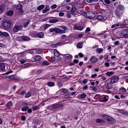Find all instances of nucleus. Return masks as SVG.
I'll return each mask as SVG.
<instances>
[{
    "label": "nucleus",
    "instance_id": "nucleus-1",
    "mask_svg": "<svg viewBox=\"0 0 128 128\" xmlns=\"http://www.w3.org/2000/svg\"><path fill=\"white\" fill-rule=\"evenodd\" d=\"M124 6L122 4L118 6L117 8L115 11V14L118 18H120L124 14Z\"/></svg>",
    "mask_w": 128,
    "mask_h": 128
},
{
    "label": "nucleus",
    "instance_id": "nucleus-2",
    "mask_svg": "<svg viewBox=\"0 0 128 128\" xmlns=\"http://www.w3.org/2000/svg\"><path fill=\"white\" fill-rule=\"evenodd\" d=\"M102 117L103 118H104V120H107L110 124H116V121L114 118L109 116L106 114H103L102 116Z\"/></svg>",
    "mask_w": 128,
    "mask_h": 128
},
{
    "label": "nucleus",
    "instance_id": "nucleus-3",
    "mask_svg": "<svg viewBox=\"0 0 128 128\" xmlns=\"http://www.w3.org/2000/svg\"><path fill=\"white\" fill-rule=\"evenodd\" d=\"M84 14H85V16H86V18H90V19L94 18L96 16V14H94V12L92 11L88 12H86Z\"/></svg>",
    "mask_w": 128,
    "mask_h": 128
},
{
    "label": "nucleus",
    "instance_id": "nucleus-4",
    "mask_svg": "<svg viewBox=\"0 0 128 128\" xmlns=\"http://www.w3.org/2000/svg\"><path fill=\"white\" fill-rule=\"evenodd\" d=\"M2 26H4V28H12V20H6L2 24Z\"/></svg>",
    "mask_w": 128,
    "mask_h": 128
},
{
    "label": "nucleus",
    "instance_id": "nucleus-5",
    "mask_svg": "<svg viewBox=\"0 0 128 128\" xmlns=\"http://www.w3.org/2000/svg\"><path fill=\"white\" fill-rule=\"evenodd\" d=\"M22 30V26L20 25H14L12 28V30L14 32H18L20 30Z\"/></svg>",
    "mask_w": 128,
    "mask_h": 128
},
{
    "label": "nucleus",
    "instance_id": "nucleus-6",
    "mask_svg": "<svg viewBox=\"0 0 128 128\" xmlns=\"http://www.w3.org/2000/svg\"><path fill=\"white\" fill-rule=\"evenodd\" d=\"M120 80V78L118 76H112L111 78L110 82L112 84H116V82H118V80Z\"/></svg>",
    "mask_w": 128,
    "mask_h": 128
},
{
    "label": "nucleus",
    "instance_id": "nucleus-7",
    "mask_svg": "<svg viewBox=\"0 0 128 128\" xmlns=\"http://www.w3.org/2000/svg\"><path fill=\"white\" fill-rule=\"evenodd\" d=\"M22 4H19L16 6V10H18L19 11V14H22L23 11H22Z\"/></svg>",
    "mask_w": 128,
    "mask_h": 128
},
{
    "label": "nucleus",
    "instance_id": "nucleus-8",
    "mask_svg": "<svg viewBox=\"0 0 128 128\" xmlns=\"http://www.w3.org/2000/svg\"><path fill=\"white\" fill-rule=\"evenodd\" d=\"M55 32L56 34H64V32L62 30L60 29V28H55Z\"/></svg>",
    "mask_w": 128,
    "mask_h": 128
},
{
    "label": "nucleus",
    "instance_id": "nucleus-9",
    "mask_svg": "<svg viewBox=\"0 0 128 128\" xmlns=\"http://www.w3.org/2000/svg\"><path fill=\"white\" fill-rule=\"evenodd\" d=\"M96 20H100V22H102L103 20H104V17L102 15H98L96 17Z\"/></svg>",
    "mask_w": 128,
    "mask_h": 128
},
{
    "label": "nucleus",
    "instance_id": "nucleus-10",
    "mask_svg": "<svg viewBox=\"0 0 128 128\" xmlns=\"http://www.w3.org/2000/svg\"><path fill=\"white\" fill-rule=\"evenodd\" d=\"M36 36L37 38H44V34L42 32L38 33Z\"/></svg>",
    "mask_w": 128,
    "mask_h": 128
},
{
    "label": "nucleus",
    "instance_id": "nucleus-11",
    "mask_svg": "<svg viewBox=\"0 0 128 128\" xmlns=\"http://www.w3.org/2000/svg\"><path fill=\"white\" fill-rule=\"evenodd\" d=\"M90 62H92L93 64H94L98 62V58L96 56H92L90 58Z\"/></svg>",
    "mask_w": 128,
    "mask_h": 128
},
{
    "label": "nucleus",
    "instance_id": "nucleus-12",
    "mask_svg": "<svg viewBox=\"0 0 128 128\" xmlns=\"http://www.w3.org/2000/svg\"><path fill=\"white\" fill-rule=\"evenodd\" d=\"M50 10V6L48 5H46L44 9L43 10L42 12V14H46V12H48V10Z\"/></svg>",
    "mask_w": 128,
    "mask_h": 128
},
{
    "label": "nucleus",
    "instance_id": "nucleus-13",
    "mask_svg": "<svg viewBox=\"0 0 128 128\" xmlns=\"http://www.w3.org/2000/svg\"><path fill=\"white\" fill-rule=\"evenodd\" d=\"M52 106L54 108H62L64 105L62 104H54Z\"/></svg>",
    "mask_w": 128,
    "mask_h": 128
},
{
    "label": "nucleus",
    "instance_id": "nucleus-14",
    "mask_svg": "<svg viewBox=\"0 0 128 128\" xmlns=\"http://www.w3.org/2000/svg\"><path fill=\"white\" fill-rule=\"evenodd\" d=\"M21 38L25 42H28V40H30V38L26 36H22Z\"/></svg>",
    "mask_w": 128,
    "mask_h": 128
},
{
    "label": "nucleus",
    "instance_id": "nucleus-15",
    "mask_svg": "<svg viewBox=\"0 0 128 128\" xmlns=\"http://www.w3.org/2000/svg\"><path fill=\"white\" fill-rule=\"evenodd\" d=\"M74 30H84V28L82 26H74Z\"/></svg>",
    "mask_w": 128,
    "mask_h": 128
},
{
    "label": "nucleus",
    "instance_id": "nucleus-16",
    "mask_svg": "<svg viewBox=\"0 0 128 128\" xmlns=\"http://www.w3.org/2000/svg\"><path fill=\"white\" fill-rule=\"evenodd\" d=\"M34 59L35 60H38V61H40V60H42V56H34Z\"/></svg>",
    "mask_w": 128,
    "mask_h": 128
},
{
    "label": "nucleus",
    "instance_id": "nucleus-17",
    "mask_svg": "<svg viewBox=\"0 0 128 128\" xmlns=\"http://www.w3.org/2000/svg\"><path fill=\"white\" fill-rule=\"evenodd\" d=\"M4 8H6V6H4V4L0 6V14H2V12L4 10Z\"/></svg>",
    "mask_w": 128,
    "mask_h": 128
},
{
    "label": "nucleus",
    "instance_id": "nucleus-18",
    "mask_svg": "<svg viewBox=\"0 0 128 128\" xmlns=\"http://www.w3.org/2000/svg\"><path fill=\"white\" fill-rule=\"evenodd\" d=\"M84 44V42H80L79 43H78L77 44H76V47L78 48H82V46Z\"/></svg>",
    "mask_w": 128,
    "mask_h": 128
},
{
    "label": "nucleus",
    "instance_id": "nucleus-19",
    "mask_svg": "<svg viewBox=\"0 0 128 128\" xmlns=\"http://www.w3.org/2000/svg\"><path fill=\"white\" fill-rule=\"evenodd\" d=\"M60 28H62V30H63L62 31L64 32V34H66V30H68V27L64 26H60Z\"/></svg>",
    "mask_w": 128,
    "mask_h": 128
},
{
    "label": "nucleus",
    "instance_id": "nucleus-20",
    "mask_svg": "<svg viewBox=\"0 0 128 128\" xmlns=\"http://www.w3.org/2000/svg\"><path fill=\"white\" fill-rule=\"evenodd\" d=\"M108 100V96H105L102 98V102H106Z\"/></svg>",
    "mask_w": 128,
    "mask_h": 128
},
{
    "label": "nucleus",
    "instance_id": "nucleus-21",
    "mask_svg": "<svg viewBox=\"0 0 128 128\" xmlns=\"http://www.w3.org/2000/svg\"><path fill=\"white\" fill-rule=\"evenodd\" d=\"M119 90L120 94H123V92H126V89L124 88H120Z\"/></svg>",
    "mask_w": 128,
    "mask_h": 128
},
{
    "label": "nucleus",
    "instance_id": "nucleus-22",
    "mask_svg": "<svg viewBox=\"0 0 128 128\" xmlns=\"http://www.w3.org/2000/svg\"><path fill=\"white\" fill-rule=\"evenodd\" d=\"M58 22V19H52L50 20L49 22L50 24H54Z\"/></svg>",
    "mask_w": 128,
    "mask_h": 128
},
{
    "label": "nucleus",
    "instance_id": "nucleus-23",
    "mask_svg": "<svg viewBox=\"0 0 128 128\" xmlns=\"http://www.w3.org/2000/svg\"><path fill=\"white\" fill-rule=\"evenodd\" d=\"M47 86L50 87L54 86V82H49L47 83Z\"/></svg>",
    "mask_w": 128,
    "mask_h": 128
},
{
    "label": "nucleus",
    "instance_id": "nucleus-24",
    "mask_svg": "<svg viewBox=\"0 0 128 128\" xmlns=\"http://www.w3.org/2000/svg\"><path fill=\"white\" fill-rule=\"evenodd\" d=\"M0 68H1V70L3 72H5L6 71V69L4 68V64L2 63H0Z\"/></svg>",
    "mask_w": 128,
    "mask_h": 128
},
{
    "label": "nucleus",
    "instance_id": "nucleus-25",
    "mask_svg": "<svg viewBox=\"0 0 128 128\" xmlns=\"http://www.w3.org/2000/svg\"><path fill=\"white\" fill-rule=\"evenodd\" d=\"M112 82L108 83L107 84L106 88L108 90H110V89L112 88Z\"/></svg>",
    "mask_w": 128,
    "mask_h": 128
},
{
    "label": "nucleus",
    "instance_id": "nucleus-26",
    "mask_svg": "<svg viewBox=\"0 0 128 128\" xmlns=\"http://www.w3.org/2000/svg\"><path fill=\"white\" fill-rule=\"evenodd\" d=\"M6 108H12V102H9L6 104Z\"/></svg>",
    "mask_w": 128,
    "mask_h": 128
},
{
    "label": "nucleus",
    "instance_id": "nucleus-27",
    "mask_svg": "<svg viewBox=\"0 0 128 128\" xmlns=\"http://www.w3.org/2000/svg\"><path fill=\"white\" fill-rule=\"evenodd\" d=\"M102 52H104V50L102 48H97L96 50V52H98V54H102Z\"/></svg>",
    "mask_w": 128,
    "mask_h": 128
},
{
    "label": "nucleus",
    "instance_id": "nucleus-28",
    "mask_svg": "<svg viewBox=\"0 0 128 128\" xmlns=\"http://www.w3.org/2000/svg\"><path fill=\"white\" fill-rule=\"evenodd\" d=\"M32 66V64L30 63H26L24 64V67L22 68H28L29 66Z\"/></svg>",
    "mask_w": 128,
    "mask_h": 128
},
{
    "label": "nucleus",
    "instance_id": "nucleus-29",
    "mask_svg": "<svg viewBox=\"0 0 128 128\" xmlns=\"http://www.w3.org/2000/svg\"><path fill=\"white\" fill-rule=\"evenodd\" d=\"M14 14V11L10 10L7 12V16H12Z\"/></svg>",
    "mask_w": 128,
    "mask_h": 128
},
{
    "label": "nucleus",
    "instance_id": "nucleus-30",
    "mask_svg": "<svg viewBox=\"0 0 128 128\" xmlns=\"http://www.w3.org/2000/svg\"><path fill=\"white\" fill-rule=\"evenodd\" d=\"M44 8V4L40 5L38 7L37 10H42V8Z\"/></svg>",
    "mask_w": 128,
    "mask_h": 128
},
{
    "label": "nucleus",
    "instance_id": "nucleus-31",
    "mask_svg": "<svg viewBox=\"0 0 128 128\" xmlns=\"http://www.w3.org/2000/svg\"><path fill=\"white\" fill-rule=\"evenodd\" d=\"M30 96H32L30 92H28L25 94L24 98H30Z\"/></svg>",
    "mask_w": 128,
    "mask_h": 128
},
{
    "label": "nucleus",
    "instance_id": "nucleus-32",
    "mask_svg": "<svg viewBox=\"0 0 128 128\" xmlns=\"http://www.w3.org/2000/svg\"><path fill=\"white\" fill-rule=\"evenodd\" d=\"M54 54L56 56H60V52H58L56 50L54 51Z\"/></svg>",
    "mask_w": 128,
    "mask_h": 128
},
{
    "label": "nucleus",
    "instance_id": "nucleus-33",
    "mask_svg": "<svg viewBox=\"0 0 128 128\" xmlns=\"http://www.w3.org/2000/svg\"><path fill=\"white\" fill-rule=\"evenodd\" d=\"M62 92L65 94H68V90L65 88H63L62 90Z\"/></svg>",
    "mask_w": 128,
    "mask_h": 128
},
{
    "label": "nucleus",
    "instance_id": "nucleus-34",
    "mask_svg": "<svg viewBox=\"0 0 128 128\" xmlns=\"http://www.w3.org/2000/svg\"><path fill=\"white\" fill-rule=\"evenodd\" d=\"M8 78H9L10 80H16V77L14 76V75H11L10 76H9L8 77Z\"/></svg>",
    "mask_w": 128,
    "mask_h": 128
},
{
    "label": "nucleus",
    "instance_id": "nucleus-35",
    "mask_svg": "<svg viewBox=\"0 0 128 128\" xmlns=\"http://www.w3.org/2000/svg\"><path fill=\"white\" fill-rule=\"evenodd\" d=\"M30 22V20H28L27 22L24 23V28H27L28 26V24Z\"/></svg>",
    "mask_w": 128,
    "mask_h": 128
},
{
    "label": "nucleus",
    "instance_id": "nucleus-36",
    "mask_svg": "<svg viewBox=\"0 0 128 128\" xmlns=\"http://www.w3.org/2000/svg\"><path fill=\"white\" fill-rule=\"evenodd\" d=\"M80 96L81 98H86V94L83 93L82 94H80Z\"/></svg>",
    "mask_w": 128,
    "mask_h": 128
},
{
    "label": "nucleus",
    "instance_id": "nucleus-37",
    "mask_svg": "<svg viewBox=\"0 0 128 128\" xmlns=\"http://www.w3.org/2000/svg\"><path fill=\"white\" fill-rule=\"evenodd\" d=\"M2 36H10V34L7 32H2Z\"/></svg>",
    "mask_w": 128,
    "mask_h": 128
},
{
    "label": "nucleus",
    "instance_id": "nucleus-38",
    "mask_svg": "<svg viewBox=\"0 0 128 128\" xmlns=\"http://www.w3.org/2000/svg\"><path fill=\"white\" fill-rule=\"evenodd\" d=\"M42 66H48L50 64V62L48 61H44L42 63Z\"/></svg>",
    "mask_w": 128,
    "mask_h": 128
},
{
    "label": "nucleus",
    "instance_id": "nucleus-39",
    "mask_svg": "<svg viewBox=\"0 0 128 128\" xmlns=\"http://www.w3.org/2000/svg\"><path fill=\"white\" fill-rule=\"evenodd\" d=\"M117 110L118 112H120V114H124V112H124V110L118 109Z\"/></svg>",
    "mask_w": 128,
    "mask_h": 128
},
{
    "label": "nucleus",
    "instance_id": "nucleus-40",
    "mask_svg": "<svg viewBox=\"0 0 128 128\" xmlns=\"http://www.w3.org/2000/svg\"><path fill=\"white\" fill-rule=\"evenodd\" d=\"M66 18H72V16H70V12H68L66 14Z\"/></svg>",
    "mask_w": 128,
    "mask_h": 128
},
{
    "label": "nucleus",
    "instance_id": "nucleus-41",
    "mask_svg": "<svg viewBox=\"0 0 128 128\" xmlns=\"http://www.w3.org/2000/svg\"><path fill=\"white\" fill-rule=\"evenodd\" d=\"M104 122V120H102V119H101V118H98L96 120V122H98V124H100V122Z\"/></svg>",
    "mask_w": 128,
    "mask_h": 128
},
{
    "label": "nucleus",
    "instance_id": "nucleus-42",
    "mask_svg": "<svg viewBox=\"0 0 128 128\" xmlns=\"http://www.w3.org/2000/svg\"><path fill=\"white\" fill-rule=\"evenodd\" d=\"M114 74V72H107L106 73V76H110L112 74Z\"/></svg>",
    "mask_w": 128,
    "mask_h": 128
},
{
    "label": "nucleus",
    "instance_id": "nucleus-43",
    "mask_svg": "<svg viewBox=\"0 0 128 128\" xmlns=\"http://www.w3.org/2000/svg\"><path fill=\"white\" fill-rule=\"evenodd\" d=\"M28 110V106L24 107L22 108V112H26Z\"/></svg>",
    "mask_w": 128,
    "mask_h": 128
},
{
    "label": "nucleus",
    "instance_id": "nucleus-44",
    "mask_svg": "<svg viewBox=\"0 0 128 128\" xmlns=\"http://www.w3.org/2000/svg\"><path fill=\"white\" fill-rule=\"evenodd\" d=\"M72 58V56L70 54L68 55V56H65V58H66V60H70Z\"/></svg>",
    "mask_w": 128,
    "mask_h": 128
},
{
    "label": "nucleus",
    "instance_id": "nucleus-45",
    "mask_svg": "<svg viewBox=\"0 0 128 128\" xmlns=\"http://www.w3.org/2000/svg\"><path fill=\"white\" fill-rule=\"evenodd\" d=\"M49 31L50 32H56V28H50V29Z\"/></svg>",
    "mask_w": 128,
    "mask_h": 128
},
{
    "label": "nucleus",
    "instance_id": "nucleus-46",
    "mask_svg": "<svg viewBox=\"0 0 128 128\" xmlns=\"http://www.w3.org/2000/svg\"><path fill=\"white\" fill-rule=\"evenodd\" d=\"M90 32V28H86V30H85V33L86 34H88L89 32Z\"/></svg>",
    "mask_w": 128,
    "mask_h": 128
},
{
    "label": "nucleus",
    "instance_id": "nucleus-47",
    "mask_svg": "<svg viewBox=\"0 0 128 128\" xmlns=\"http://www.w3.org/2000/svg\"><path fill=\"white\" fill-rule=\"evenodd\" d=\"M76 8L74 6H72L71 12H76Z\"/></svg>",
    "mask_w": 128,
    "mask_h": 128
},
{
    "label": "nucleus",
    "instance_id": "nucleus-48",
    "mask_svg": "<svg viewBox=\"0 0 128 128\" xmlns=\"http://www.w3.org/2000/svg\"><path fill=\"white\" fill-rule=\"evenodd\" d=\"M42 70H38L36 72V74H42Z\"/></svg>",
    "mask_w": 128,
    "mask_h": 128
},
{
    "label": "nucleus",
    "instance_id": "nucleus-49",
    "mask_svg": "<svg viewBox=\"0 0 128 128\" xmlns=\"http://www.w3.org/2000/svg\"><path fill=\"white\" fill-rule=\"evenodd\" d=\"M61 38L62 40H66V35L62 34L61 36Z\"/></svg>",
    "mask_w": 128,
    "mask_h": 128
},
{
    "label": "nucleus",
    "instance_id": "nucleus-50",
    "mask_svg": "<svg viewBox=\"0 0 128 128\" xmlns=\"http://www.w3.org/2000/svg\"><path fill=\"white\" fill-rule=\"evenodd\" d=\"M128 37V34H126V33H123V36L122 38H126Z\"/></svg>",
    "mask_w": 128,
    "mask_h": 128
},
{
    "label": "nucleus",
    "instance_id": "nucleus-51",
    "mask_svg": "<svg viewBox=\"0 0 128 128\" xmlns=\"http://www.w3.org/2000/svg\"><path fill=\"white\" fill-rule=\"evenodd\" d=\"M38 108V106H34L32 107V110H36Z\"/></svg>",
    "mask_w": 128,
    "mask_h": 128
},
{
    "label": "nucleus",
    "instance_id": "nucleus-52",
    "mask_svg": "<svg viewBox=\"0 0 128 128\" xmlns=\"http://www.w3.org/2000/svg\"><path fill=\"white\" fill-rule=\"evenodd\" d=\"M58 44H60L59 43H57L56 44H54L52 45V48H56L58 46Z\"/></svg>",
    "mask_w": 128,
    "mask_h": 128
},
{
    "label": "nucleus",
    "instance_id": "nucleus-53",
    "mask_svg": "<svg viewBox=\"0 0 128 128\" xmlns=\"http://www.w3.org/2000/svg\"><path fill=\"white\" fill-rule=\"evenodd\" d=\"M50 28V24H46L44 26V28H45V30H46V28Z\"/></svg>",
    "mask_w": 128,
    "mask_h": 128
},
{
    "label": "nucleus",
    "instance_id": "nucleus-54",
    "mask_svg": "<svg viewBox=\"0 0 128 128\" xmlns=\"http://www.w3.org/2000/svg\"><path fill=\"white\" fill-rule=\"evenodd\" d=\"M58 16H64V13L60 12L59 13Z\"/></svg>",
    "mask_w": 128,
    "mask_h": 128
},
{
    "label": "nucleus",
    "instance_id": "nucleus-55",
    "mask_svg": "<svg viewBox=\"0 0 128 128\" xmlns=\"http://www.w3.org/2000/svg\"><path fill=\"white\" fill-rule=\"evenodd\" d=\"M56 8V4L51 6L52 10H54V8Z\"/></svg>",
    "mask_w": 128,
    "mask_h": 128
},
{
    "label": "nucleus",
    "instance_id": "nucleus-56",
    "mask_svg": "<svg viewBox=\"0 0 128 128\" xmlns=\"http://www.w3.org/2000/svg\"><path fill=\"white\" fill-rule=\"evenodd\" d=\"M78 56L80 58H84V55L82 52L78 53Z\"/></svg>",
    "mask_w": 128,
    "mask_h": 128
},
{
    "label": "nucleus",
    "instance_id": "nucleus-57",
    "mask_svg": "<svg viewBox=\"0 0 128 128\" xmlns=\"http://www.w3.org/2000/svg\"><path fill=\"white\" fill-rule=\"evenodd\" d=\"M88 88V85H86L83 87L84 90H86Z\"/></svg>",
    "mask_w": 128,
    "mask_h": 128
},
{
    "label": "nucleus",
    "instance_id": "nucleus-58",
    "mask_svg": "<svg viewBox=\"0 0 128 128\" xmlns=\"http://www.w3.org/2000/svg\"><path fill=\"white\" fill-rule=\"evenodd\" d=\"M104 2L107 4H110V0H104Z\"/></svg>",
    "mask_w": 128,
    "mask_h": 128
},
{
    "label": "nucleus",
    "instance_id": "nucleus-59",
    "mask_svg": "<svg viewBox=\"0 0 128 128\" xmlns=\"http://www.w3.org/2000/svg\"><path fill=\"white\" fill-rule=\"evenodd\" d=\"M90 88H92L93 90H96V86H94L92 87V86H90Z\"/></svg>",
    "mask_w": 128,
    "mask_h": 128
},
{
    "label": "nucleus",
    "instance_id": "nucleus-60",
    "mask_svg": "<svg viewBox=\"0 0 128 128\" xmlns=\"http://www.w3.org/2000/svg\"><path fill=\"white\" fill-rule=\"evenodd\" d=\"M26 91H22V92H20V96H24V94H26Z\"/></svg>",
    "mask_w": 128,
    "mask_h": 128
},
{
    "label": "nucleus",
    "instance_id": "nucleus-61",
    "mask_svg": "<svg viewBox=\"0 0 128 128\" xmlns=\"http://www.w3.org/2000/svg\"><path fill=\"white\" fill-rule=\"evenodd\" d=\"M20 64H26V60H20Z\"/></svg>",
    "mask_w": 128,
    "mask_h": 128
},
{
    "label": "nucleus",
    "instance_id": "nucleus-62",
    "mask_svg": "<svg viewBox=\"0 0 128 128\" xmlns=\"http://www.w3.org/2000/svg\"><path fill=\"white\" fill-rule=\"evenodd\" d=\"M118 44H120L119 41H116L114 42V46H118Z\"/></svg>",
    "mask_w": 128,
    "mask_h": 128
},
{
    "label": "nucleus",
    "instance_id": "nucleus-63",
    "mask_svg": "<svg viewBox=\"0 0 128 128\" xmlns=\"http://www.w3.org/2000/svg\"><path fill=\"white\" fill-rule=\"evenodd\" d=\"M122 32H123V34H128V30L126 29V30H123Z\"/></svg>",
    "mask_w": 128,
    "mask_h": 128
},
{
    "label": "nucleus",
    "instance_id": "nucleus-64",
    "mask_svg": "<svg viewBox=\"0 0 128 128\" xmlns=\"http://www.w3.org/2000/svg\"><path fill=\"white\" fill-rule=\"evenodd\" d=\"M105 66H106V68H108V66H110V63L106 62L105 63Z\"/></svg>",
    "mask_w": 128,
    "mask_h": 128
}]
</instances>
